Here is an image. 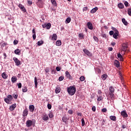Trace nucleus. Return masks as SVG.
Returning a JSON list of instances; mask_svg holds the SVG:
<instances>
[{"label": "nucleus", "instance_id": "f257e3e1", "mask_svg": "<svg viewBox=\"0 0 131 131\" xmlns=\"http://www.w3.org/2000/svg\"><path fill=\"white\" fill-rule=\"evenodd\" d=\"M76 92V88L74 86L68 87V93L70 96H73Z\"/></svg>", "mask_w": 131, "mask_h": 131}, {"label": "nucleus", "instance_id": "f03ea898", "mask_svg": "<svg viewBox=\"0 0 131 131\" xmlns=\"http://www.w3.org/2000/svg\"><path fill=\"white\" fill-rule=\"evenodd\" d=\"M26 124L27 127H30V126H31L32 125H33L34 126V125H35V120H34V121H32L31 120H27L26 121Z\"/></svg>", "mask_w": 131, "mask_h": 131}, {"label": "nucleus", "instance_id": "7ed1b4c3", "mask_svg": "<svg viewBox=\"0 0 131 131\" xmlns=\"http://www.w3.org/2000/svg\"><path fill=\"white\" fill-rule=\"evenodd\" d=\"M13 60L14 61L16 66H20L21 65V61L17 57H13Z\"/></svg>", "mask_w": 131, "mask_h": 131}, {"label": "nucleus", "instance_id": "20e7f679", "mask_svg": "<svg viewBox=\"0 0 131 131\" xmlns=\"http://www.w3.org/2000/svg\"><path fill=\"white\" fill-rule=\"evenodd\" d=\"M27 115H28V109L27 107H26L23 112V117H25Z\"/></svg>", "mask_w": 131, "mask_h": 131}, {"label": "nucleus", "instance_id": "39448f33", "mask_svg": "<svg viewBox=\"0 0 131 131\" xmlns=\"http://www.w3.org/2000/svg\"><path fill=\"white\" fill-rule=\"evenodd\" d=\"M127 48H128L127 45L124 43H123L122 45V51H123V52H126Z\"/></svg>", "mask_w": 131, "mask_h": 131}, {"label": "nucleus", "instance_id": "423d86ee", "mask_svg": "<svg viewBox=\"0 0 131 131\" xmlns=\"http://www.w3.org/2000/svg\"><path fill=\"white\" fill-rule=\"evenodd\" d=\"M121 115L123 117V118H125L128 116L127 113H126V111H122L121 113Z\"/></svg>", "mask_w": 131, "mask_h": 131}, {"label": "nucleus", "instance_id": "0eeeda50", "mask_svg": "<svg viewBox=\"0 0 131 131\" xmlns=\"http://www.w3.org/2000/svg\"><path fill=\"white\" fill-rule=\"evenodd\" d=\"M18 8L20 9V10L24 12V13H26V9H25V7L23 6V5L21 4H19L18 5Z\"/></svg>", "mask_w": 131, "mask_h": 131}, {"label": "nucleus", "instance_id": "6e6552de", "mask_svg": "<svg viewBox=\"0 0 131 131\" xmlns=\"http://www.w3.org/2000/svg\"><path fill=\"white\" fill-rule=\"evenodd\" d=\"M84 53L85 54H86V55H87V56H88V57H92V53H91V52H90V51H89V50H88L87 49H84L83 50Z\"/></svg>", "mask_w": 131, "mask_h": 131}, {"label": "nucleus", "instance_id": "1a4fd4ad", "mask_svg": "<svg viewBox=\"0 0 131 131\" xmlns=\"http://www.w3.org/2000/svg\"><path fill=\"white\" fill-rule=\"evenodd\" d=\"M62 120L65 123V124H67V123H68V120H69V119L67 118L66 116H64L62 117Z\"/></svg>", "mask_w": 131, "mask_h": 131}, {"label": "nucleus", "instance_id": "9d476101", "mask_svg": "<svg viewBox=\"0 0 131 131\" xmlns=\"http://www.w3.org/2000/svg\"><path fill=\"white\" fill-rule=\"evenodd\" d=\"M42 119L44 120V121H47V120H49V116L47 115L46 114H44L43 115V116L41 117Z\"/></svg>", "mask_w": 131, "mask_h": 131}, {"label": "nucleus", "instance_id": "9b49d317", "mask_svg": "<svg viewBox=\"0 0 131 131\" xmlns=\"http://www.w3.org/2000/svg\"><path fill=\"white\" fill-rule=\"evenodd\" d=\"M114 65L116 67L119 68V67H120V62L117 60H115Z\"/></svg>", "mask_w": 131, "mask_h": 131}, {"label": "nucleus", "instance_id": "f8f14e48", "mask_svg": "<svg viewBox=\"0 0 131 131\" xmlns=\"http://www.w3.org/2000/svg\"><path fill=\"white\" fill-rule=\"evenodd\" d=\"M66 76L67 78H69V79H72V76L70 75V73H69L68 71L66 72Z\"/></svg>", "mask_w": 131, "mask_h": 131}, {"label": "nucleus", "instance_id": "ddd939ff", "mask_svg": "<svg viewBox=\"0 0 131 131\" xmlns=\"http://www.w3.org/2000/svg\"><path fill=\"white\" fill-rule=\"evenodd\" d=\"M87 26L89 28V29H90V30H92L93 27V24L91 22H88L87 23Z\"/></svg>", "mask_w": 131, "mask_h": 131}, {"label": "nucleus", "instance_id": "4468645a", "mask_svg": "<svg viewBox=\"0 0 131 131\" xmlns=\"http://www.w3.org/2000/svg\"><path fill=\"white\" fill-rule=\"evenodd\" d=\"M16 107H17V104L16 103H14L12 105L10 106L9 109L11 111H13L15 110Z\"/></svg>", "mask_w": 131, "mask_h": 131}, {"label": "nucleus", "instance_id": "2eb2a0df", "mask_svg": "<svg viewBox=\"0 0 131 131\" xmlns=\"http://www.w3.org/2000/svg\"><path fill=\"white\" fill-rule=\"evenodd\" d=\"M16 81H17V77L13 76L11 78V82H12V83H15V82H16Z\"/></svg>", "mask_w": 131, "mask_h": 131}, {"label": "nucleus", "instance_id": "dca6fc26", "mask_svg": "<svg viewBox=\"0 0 131 131\" xmlns=\"http://www.w3.org/2000/svg\"><path fill=\"white\" fill-rule=\"evenodd\" d=\"M34 105H31L29 106V110L30 112H33L34 111Z\"/></svg>", "mask_w": 131, "mask_h": 131}, {"label": "nucleus", "instance_id": "f3484780", "mask_svg": "<svg viewBox=\"0 0 131 131\" xmlns=\"http://www.w3.org/2000/svg\"><path fill=\"white\" fill-rule=\"evenodd\" d=\"M97 11H98V7H95L92 9L91 13L92 14H94V13H96V12H97Z\"/></svg>", "mask_w": 131, "mask_h": 131}, {"label": "nucleus", "instance_id": "a211bd4d", "mask_svg": "<svg viewBox=\"0 0 131 131\" xmlns=\"http://www.w3.org/2000/svg\"><path fill=\"white\" fill-rule=\"evenodd\" d=\"M117 57L120 59V61H123V57H122V55L120 54V53L118 54Z\"/></svg>", "mask_w": 131, "mask_h": 131}, {"label": "nucleus", "instance_id": "6ab92c4d", "mask_svg": "<svg viewBox=\"0 0 131 131\" xmlns=\"http://www.w3.org/2000/svg\"><path fill=\"white\" fill-rule=\"evenodd\" d=\"M2 76L3 78L4 79H7V78H8V75L7 74H6V73H3Z\"/></svg>", "mask_w": 131, "mask_h": 131}, {"label": "nucleus", "instance_id": "aec40b11", "mask_svg": "<svg viewBox=\"0 0 131 131\" xmlns=\"http://www.w3.org/2000/svg\"><path fill=\"white\" fill-rule=\"evenodd\" d=\"M110 118L111 120H113V121H116V117L115 116H111L110 117Z\"/></svg>", "mask_w": 131, "mask_h": 131}, {"label": "nucleus", "instance_id": "412c9836", "mask_svg": "<svg viewBox=\"0 0 131 131\" xmlns=\"http://www.w3.org/2000/svg\"><path fill=\"white\" fill-rule=\"evenodd\" d=\"M52 40H57V34H53L52 37Z\"/></svg>", "mask_w": 131, "mask_h": 131}, {"label": "nucleus", "instance_id": "4be33fe9", "mask_svg": "<svg viewBox=\"0 0 131 131\" xmlns=\"http://www.w3.org/2000/svg\"><path fill=\"white\" fill-rule=\"evenodd\" d=\"M56 46H57L58 47H60V46H61L62 45V41H61L60 40H58L56 41Z\"/></svg>", "mask_w": 131, "mask_h": 131}, {"label": "nucleus", "instance_id": "5701e85b", "mask_svg": "<svg viewBox=\"0 0 131 131\" xmlns=\"http://www.w3.org/2000/svg\"><path fill=\"white\" fill-rule=\"evenodd\" d=\"M107 76L108 75H107L106 74H103L101 76V78L103 80H106Z\"/></svg>", "mask_w": 131, "mask_h": 131}, {"label": "nucleus", "instance_id": "b1692460", "mask_svg": "<svg viewBox=\"0 0 131 131\" xmlns=\"http://www.w3.org/2000/svg\"><path fill=\"white\" fill-rule=\"evenodd\" d=\"M78 36L80 39H83L84 38V35L83 33H80L78 35Z\"/></svg>", "mask_w": 131, "mask_h": 131}, {"label": "nucleus", "instance_id": "393cba45", "mask_svg": "<svg viewBox=\"0 0 131 131\" xmlns=\"http://www.w3.org/2000/svg\"><path fill=\"white\" fill-rule=\"evenodd\" d=\"M15 54H16V55H19V54H20V53H21V50L19 49H16L14 51Z\"/></svg>", "mask_w": 131, "mask_h": 131}, {"label": "nucleus", "instance_id": "a878e982", "mask_svg": "<svg viewBox=\"0 0 131 131\" xmlns=\"http://www.w3.org/2000/svg\"><path fill=\"white\" fill-rule=\"evenodd\" d=\"M118 8H119V9H123V8H124V5L122 3H119L118 4Z\"/></svg>", "mask_w": 131, "mask_h": 131}, {"label": "nucleus", "instance_id": "bb28decb", "mask_svg": "<svg viewBox=\"0 0 131 131\" xmlns=\"http://www.w3.org/2000/svg\"><path fill=\"white\" fill-rule=\"evenodd\" d=\"M61 92V88H57L55 89V93L56 94H59Z\"/></svg>", "mask_w": 131, "mask_h": 131}, {"label": "nucleus", "instance_id": "cd10ccee", "mask_svg": "<svg viewBox=\"0 0 131 131\" xmlns=\"http://www.w3.org/2000/svg\"><path fill=\"white\" fill-rule=\"evenodd\" d=\"M51 2L54 7H57V3L56 2V0H51Z\"/></svg>", "mask_w": 131, "mask_h": 131}, {"label": "nucleus", "instance_id": "c85d7f7f", "mask_svg": "<svg viewBox=\"0 0 131 131\" xmlns=\"http://www.w3.org/2000/svg\"><path fill=\"white\" fill-rule=\"evenodd\" d=\"M118 34H119V32L115 33L113 34V37H114V38H115L116 39H117V36H118Z\"/></svg>", "mask_w": 131, "mask_h": 131}, {"label": "nucleus", "instance_id": "c756f323", "mask_svg": "<svg viewBox=\"0 0 131 131\" xmlns=\"http://www.w3.org/2000/svg\"><path fill=\"white\" fill-rule=\"evenodd\" d=\"M71 21V18L70 17H68L66 20V24H68V23H70Z\"/></svg>", "mask_w": 131, "mask_h": 131}, {"label": "nucleus", "instance_id": "7c9ffc66", "mask_svg": "<svg viewBox=\"0 0 131 131\" xmlns=\"http://www.w3.org/2000/svg\"><path fill=\"white\" fill-rule=\"evenodd\" d=\"M109 90H110V92H111V93H114L115 90L113 86H111V87H110Z\"/></svg>", "mask_w": 131, "mask_h": 131}, {"label": "nucleus", "instance_id": "2f4dec72", "mask_svg": "<svg viewBox=\"0 0 131 131\" xmlns=\"http://www.w3.org/2000/svg\"><path fill=\"white\" fill-rule=\"evenodd\" d=\"M4 101L5 102H6V103H7V104H11V100H10L8 98H5L4 99Z\"/></svg>", "mask_w": 131, "mask_h": 131}, {"label": "nucleus", "instance_id": "473e14b6", "mask_svg": "<svg viewBox=\"0 0 131 131\" xmlns=\"http://www.w3.org/2000/svg\"><path fill=\"white\" fill-rule=\"evenodd\" d=\"M79 79H80V81H84V80H85V77H84V76H81L79 78Z\"/></svg>", "mask_w": 131, "mask_h": 131}, {"label": "nucleus", "instance_id": "72a5a7b5", "mask_svg": "<svg viewBox=\"0 0 131 131\" xmlns=\"http://www.w3.org/2000/svg\"><path fill=\"white\" fill-rule=\"evenodd\" d=\"M34 82H35V85L36 88V86H37V84H38L37 83V78H36V77H35L34 78Z\"/></svg>", "mask_w": 131, "mask_h": 131}, {"label": "nucleus", "instance_id": "f704fd0d", "mask_svg": "<svg viewBox=\"0 0 131 131\" xmlns=\"http://www.w3.org/2000/svg\"><path fill=\"white\" fill-rule=\"evenodd\" d=\"M51 23L46 24L47 29H50V28H51Z\"/></svg>", "mask_w": 131, "mask_h": 131}, {"label": "nucleus", "instance_id": "c9c22d12", "mask_svg": "<svg viewBox=\"0 0 131 131\" xmlns=\"http://www.w3.org/2000/svg\"><path fill=\"white\" fill-rule=\"evenodd\" d=\"M7 99L9 100L10 101H12V99H13V96L11 95H9L7 96Z\"/></svg>", "mask_w": 131, "mask_h": 131}, {"label": "nucleus", "instance_id": "e433bc0d", "mask_svg": "<svg viewBox=\"0 0 131 131\" xmlns=\"http://www.w3.org/2000/svg\"><path fill=\"white\" fill-rule=\"evenodd\" d=\"M122 21L124 25H127V21L124 18L122 19Z\"/></svg>", "mask_w": 131, "mask_h": 131}, {"label": "nucleus", "instance_id": "4c0bfd02", "mask_svg": "<svg viewBox=\"0 0 131 131\" xmlns=\"http://www.w3.org/2000/svg\"><path fill=\"white\" fill-rule=\"evenodd\" d=\"M22 91L23 93H26V92L28 91V89L26 86H25L22 89Z\"/></svg>", "mask_w": 131, "mask_h": 131}, {"label": "nucleus", "instance_id": "58836bf2", "mask_svg": "<svg viewBox=\"0 0 131 131\" xmlns=\"http://www.w3.org/2000/svg\"><path fill=\"white\" fill-rule=\"evenodd\" d=\"M97 101H98V102H101V101H102V100L103 99V98H102V96H97Z\"/></svg>", "mask_w": 131, "mask_h": 131}, {"label": "nucleus", "instance_id": "ea45409f", "mask_svg": "<svg viewBox=\"0 0 131 131\" xmlns=\"http://www.w3.org/2000/svg\"><path fill=\"white\" fill-rule=\"evenodd\" d=\"M37 1H38V2H40V4H41L40 5H39V8H42L43 7V6H42V3H43L42 0H37Z\"/></svg>", "mask_w": 131, "mask_h": 131}, {"label": "nucleus", "instance_id": "a19ab883", "mask_svg": "<svg viewBox=\"0 0 131 131\" xmlns=\"http://www.w3.org/2000/svg\"><path fill=\"white\" fill-rule=\"evenodd\" d=\"M41 45H43V41H38L37 42V45L38 46H41Z\"/></svg>", "mask_w": 131, "mask_h": 131}, {"label": "nucleus", "instance_id": "79ce46f5", "mask_svg": "<svg viewBox=\"0 0 131 131\" xmlns=\"http://www.w3.org/2000/svg\"><path fill=\"white\" fill-rule=\"evenodd\" d=\"M13 97L14 99H17L18 98V94L17 93H14L13 95Z\"/></svg>", "mask_w": 131, "mask_h": 131}, {"label": "nucleus", "instance_id": "37998d69", "mask_svg": "<svg viewBox=\"0 0 131 131\" xmlns=\"http://www.w3.org/2000/svg\"><path fill=\"white\" fill-rule=\"evenodd\" d=\"M49 117L50 118H53V117H54V115L53 114V113L50 112L49 114Z\"/></svg>", "mask_w": 131, "mask_h": 131}, {"label": "nucleus", "instance_id": "c03bdc74", "mask_svg": "<svg viewBox=\"0 0 131 131\" xmlns=\"http://www.w3.org/2000/svg\"><path fill=\"white\" fill-rule=\"evenodd\" d=\"M110 98H111V99H112V100H113V99H114V94L110 93Z\"/></svg>", "mask_w": 131, "mask_h": 131}, {"label": "nucleus", "instance_id": "a18cd8bd", "mask_svg": "<svg viewBox=\"0 0 131 131\" xmlns=\"http://www.w3.org/2000/svg\"><path fill=\"white\" fill-rule=\"evenodd\" d=\"M81 123H82V126H84V124H85V123L84 122V119L83 118L81 119Z\"/></svg>", "mask_w": 131, "mask_h": 131}, {"label": "nucleus", "instance_id": "49530a36", "mask_svg": "<svg viewBox=\"0 0 131 131\" xmlns=\"http://www.w3.org/2000/svg\"><path fill=\"white\" fill-rule=\"evenodd\" d=\"M112 30L115 31V33H118V32H119L118 31V30H117V29H116V28H114V27H113L112 28Z\"/></svg>", "mask_w": 131, "mask_h": 131}, {"label": "nucleus", "instance_id": "de8ad7c7", "mask_svg": "<svg viewBox=\"0 0 131 131\" xmlns=\"http://www.w3.org/2000/svg\"><path fill=\"white\" fill-rule=\"evenodd\" d=\"M64 79V77L63 76H60L58 78V80L59 81H62Z\"/></svg>", "mask_w": 131, "mask_h": 131}, {"label": "nucleus", "instance_id": "09e8293b", "mask_svg": "<svg viewBox=\"0 0 131 131\" xmlns=\"http://www.w3.org/2000/svg\"><path fill=\"white\" fill-rule=\"evenodd\" d=\"M19 42V41H18V40L17 39H15L13 41V43L14 45H18V43Z\"/></svg>", "mask_w": 131, "mask_h": 131}, {"label": "nucleus", "instance_id": "8fccbe9b", "mask_svg": "<svg viewBox=\"0 0 131 131\" xmlns=\"http://www.w3.org/2000/svg\"><path fill=\"white\" fill-rule=\"evenodd\" d=\"M45 70L46 73H49V72H50V69H49V68H45Z\"/></svg>", "mask_w": 131, "mask_h": 131}, {"label": "nucleus", "instance_id": "3c124183", "mask_svg": "<svg viewBox=\"0 0 131 131\" xmlns=\"http://www.w3.org/2000/svg\"><path fill=\"white\" fill-rule=\"evenodd\" d=\"M17 84L18 89H21V88H22V84L21 83H18Z\"/></svg>", "mask_w": 131, "mask_h": 131}, {"label": "nucleus", "instance_id": "603ef678", "mask_svg": "<svg viewBox=\"0 0 131 131\" xmlns=\"http://www.w3.org/2000/svg\"><path fill=\"white\" fill-rule=\"evenodd\" d=\"M102 112H103L105 113V112H107V108H103L101 110Z\"/></svg>", "mask_w": 131, "mask_h": 131}, {"label": "nucleus", "instance_id": "864d4df0", "mask_svg": "<svg viewBox=\"0 0 131 131\" xmlns=\"http://www.w3.org/2000/svg\"><path fill=\"white\" fill-rule=\"evenodd\" d=\"M128 14L131 16V8L128 9Z\"/></svg>", "mask_w": 131, "mask_h": 131}, {"label": "nucleus", "instance_id": "5fc2aeb1", "mask_svg": "<svg viewBox=\"0 0 131 131\" xmlns=\"http://www.w3.org/2000/svg\"><path fill=\"white\" fill-rule=\"evenodd\" d=\"M48 108L49 110L52 109V105H51V104H48Z\"/></svg>", "mask_w": 131, "mask_h": 131}, {"label": "nucleus", "instance_id": "6e6d98bb", "mask_svg": "<svg viewBox=\"0 0 131 131\" xmlns=\"http://www.w3.org/2000/svg\"><path fill=\"white\" fill-rule=\"evenodd\" d=\"M92 111L94 112H96V106H93L92 108Z\"/></svg>", "mask_w": 131, "mask_h": 131}, {"label": "nucleus", "instance_id": "4d7b16f0", "mask_svg": "<svg viewBox=\"0 0 131 131\" xmlns=\"http://www.w3.org/2000/svg\"><path fill=\"white\" fill-rule=\"evenodd\" d=\"M94 39L96 41H98L99 39L98 38V37H97L96 36H94L93 37Z\"/></svg>", "mask_w": 131, "mask_h": 131}, {"label": "nucleus", "instance_id": "13d9d810", "mask_svg": "<svg viewBox=\"0 0 131 131\" xmlns=\"http://www.w3.org/2000/svg\"><path fill=\"white\" fill-rule=\"evenodd\" d=\"M68 113H69V114H70V115L73 114V111H72V110H69Z\"/></svg>", "mask_w": 131, "mask_h": 131}, {"label": "nucleus", "instance_id": "bf43d9fd", "mask_svg": "<svg viewBox=\"0 0 131 131\" xmlns=\"http://www.w3.org/2000/svg\"><path fill=\"white\" fill-rule=\"evenodd\" d=\"M32 36H33V39H34V40L36 39V34H33Z\"/></svg>", "mask_w": 131, "mask_h": 131}, {"label": "nucleus", "instance_id": "052dcab7", "mask_svg": "<svg viewBox=\"0 0 131 131\" xmlns=\"http://www.w3.org/2000/svg\"><path fill=\"white\" fill-rule=\"evenodd\" d=\"M124 5L125 6V7H128V2H127V1L125 2Z\"/></svg>", "mask_w": 131, "mask_h": 131}, {"label": "nucleus", "instance_id": "680f3d73", "mask_svg": "<svg viewBox=\"0 0 131 131\" xmlns=\"http://www.w3.org/2000/svg\"><path fill=\"white\" fill-rule=\"evenodd\" d=\"M114 34V32L113 31H110V35H113Z\"/></svg>", "mask_w": 131, "mask_h": 131}, {"label": "nucleus", "instance_id": "e2e57ef3", "mask_svg": "<svg viewBox=\"0 0 131 131\" xmlns=\"http://www.w3.org/2000/svg\"><path fill=\"white\" fill-rule=\"evenodd\" d=\"M103 93L102 92V91H101V90H98V95H102V94Z\"/></svg>", "mask_w": 131, "mask_h": 131}, {"label": "nucleus", "instance_id": "0e129e2a", "mask_svg": "<svg viewBox=\"0 0 131 131\" xmlns=\"http://www.w3.org/2000/svg\"><path fill=\"white\" fill-rule=\"evenodd\" d=\"M56 70H57V71H60V70H61V68H60V67H57L56 68Z\"/></svg>", "mask_w": 131, "mask_h": 131}, {"label": "nucleus", "instance_id": "69168bd1", "mask_svg": "<svg viewBox=\"0 0 131 131\" xmlns=\"http://www.w3.org/2000/svg\"><path fill=\"white\" fill-rule=\"evenodd\" d=\"M28 3L29 4V5H32V1L28 0Z\"/></svg>", "mask_w": 131, "mask_h": 131}, {"label": "nucleus", "instance_id": "338daca9", "mask_svg": "<svg viewBox=\"0 0 131 131\" xmlns=\"http://www.w3.org/2000/svg\"><path fill=\"white\" fill-rule=\"evenodd\" d=\"M88 7H84L83 9V11H88Z\"/></svg>", "mask_w": 131, "mask_h": 131}, {"label": "nucleus", "instance_id": "774afa93", "mask_svg": "<svg viewBox=\"0 0 131 131\" xmlns=\"http://www.w3.org/2000/svg\"><path fill=\"white\" fill-rule=\"evenodd\" d=\"M122 128H123V129L126 128V126L125 125H122Z\"/></svg>", "mask_w": 131, "mask_h": 131}]
</instances>
